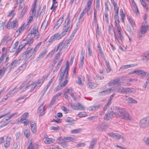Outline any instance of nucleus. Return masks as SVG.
<instances>
[{
	"label": "nucleus",
	"instance_id": "nucleus-1",
	"mask_svg": "<svg viewBox=\"0 0 149 149\" xmlns=\"http://www.w3.org/2000/svg\"><path fill=\"white\" fill-rule=\"evenodd\" d=\"M64 75H65V81L63 82L60 83L59 85H58L56 88L54 89V91L56 92L61 89L67 84L68 74V73L67 75L66 72L64 70L61 73H60L59 78V81L60 83L62 81L63 79Z\"/></svg>",
	"mask_w": 149,
	"mask_h": 149
},
{
	"label": "nucleus",
	"instance_id": "nucleus-2",
	"mask_svg": "<svg viewBox=\"0 0 149 149\" xmlns=\"http://www.w3.org/2000/svg\"><path fill=\"white\" fill-rule=\"evenodd\" d=\"M70 13H68L63 24V31L62 33L64 36L70 32L72 27V23L70 24Z\"/></svg>",
	"mask_w": 149,
	"mask_h": 149
},
{
	"label": "nucleus",
	"instance_id": "nucleus-3",
	"mask_svg": "<svg viewBox=\"0 0 149 149\" xmlns=\"http://www.w3.org/2000/svg\"><path fill=\"white\" fill-rule=\"evenodd\" d=\"M43 82L40 79L38 81H36L31 84L26 86L23 89V91H25L26 90L29 88H31L29 91L30 92H31L35 90L36 91L43 84Z\"/></svg>",
	"mask_w": 149,
	"mask_h": 149
},
{
	"label": "nucleus",
	"instance_id": "nucleus-4",
	"mask_svg": "<svg viewBox=\"0 0 149 149\" xmlns=\"http://www.w3.org/2000/svg\"><path fill=\"white\" fill-rule=\"evenodd\" d=\"M34 40L33 37L28 38L26 40L25 39L22 40L18 48L16 50V52H19L23 47H24L25 49H28L31 44L33 43Z\"/></svg>",
	"mask_w": 149,
	"mask_h": 149
},
{
	"label": "nucleus",
	"instance_id": "nucleus-5",
	"mask_svg": "<svg viewBox=\"0 0 149 149\" xmlns=\"http://www.w3.org/2000/svg\"><path fill=\"white\" fill-rule=\"evenodd\" d=\"M24 58L22 56L19 59L14 60L5 68V71H8V72H10L11 70L18 66L22 61L24 63Z\"/></svg>",
	"mask_w": 149,
	"mask_h": 149
},
{
	"label": "nucleus",
	"instance_id": "nucleus-6",
	"mask_svg": "<svg viewBox=\"0 0 149 149\" xmlns=\"http://www.w3.org/2000/svg\"><path fill=\"white\" fill-rule=\"evenodd\" d=\"M37 51L35 48H31L26 51L24 54L21 56L24 58V63L26 62L28 59L32 56H34Z\"/></svg>",
	"mask_w": 149,
	"mask_h": 149
},
{
	"label": "nucleus",
	"instance_id": "nucleus-7",
	"mask_svg": "<svg viewBox=\"0 0 149 149\" xmlns=\"http://www.w3.org/2000/svg\"><path fill=\"white\" fill-rule=\"evenodd\" d=\"M115 111L114 112V115L118 117H119L118 116H120L123 114L125 110L122 108L118 106L115 107Z\"/></svg>",
	"mask_w": 149,
	"mask_h": 149
},
{
	"label": "nucleus",
	"instance_id": "nucleus-8",
	"mask_svg": "<svg viewBox=\"0 0 149 149\" xmlns=\"http://www.w3.org/2000/svg\"><path fill=\"white\" fill-rule=\"evenodd\" d=\"M140 125L141 127H147L149 125V117L142 119L140 121Z\"/></svg>",
	"mask_w": 149,
	"mask_h": 149
},
{
	"label": "nucleus",
	"instance_id": "nucleus-9",
	"mask_svg": "<svg viewBox=\"0 0 149 149\" xmlns=\"http://www.w3.org/2000/svg\"><path fill=\"white\" fill-rule=\"evenodd\" d=\"M18 26L17 22L16 20H13L8 23L7 25V27L8 29H15Z\"/></svg>",
	"mask_w": 149,
	"mask_h": 149
},
{
	"label": "nucleus",
	"instance_id": "nucleus-10",
	"mask_svg": "<svg viewBox=\"0 0 149 149\" xmlns=\"http://www.w3.org/2000/svg\"><path fill=\"white\" fill-rule=\"evenodd\" d=\"M118 116L119 118L127 120H130L131 119L129 113L125 110L121 115Z\"/></svg>",
	"mask_w": 149,
	"mask_h": 149
},
{
	"label": "nucleus",
	"instance_id": "nucleus-11",
	"mask_svg": "<svg viewBox=\"0 0 149 149\" xmlns=\"http://www.w3.org/2000/svg\"><path fill=\"white\" fill-rule=\"evenodd\" d=\"M45 110V105L42 104L38 108V113L40 116H42L44 114Z\"/></svg>",
	"mask_w": 149,
	"mask_h": 149
},
{
	"label": "nucleus",
	"instance_id": "nucleus-12",
	"mask_svg": "<svg viewBox=\"0 0 149 149\" xmlns=\"http://www.w3.org/2000/svg\"><path fill=\"white\" fill-rule=\"evenodd\" d=\"M30 125L32 132L33 134L36 133L37 132V128L35 122L34 121H31L30 122Z\"/></svg>",
	"mask_w": 149,
	"mask_h": 149
},
{
	"label": "nucleus",
	"instance_id": "nucleus-13",
	"mask_svg": "<svg viewBox=\"0 0 149 149\" xmlns=\"http://www.w3.org/2000/svg\"><path fill=\"white\" fill-rule=\"evenodd\" d=\"M63 21V16H62L60 17L59 19L56 22L54 27V29H58L61 24Z\"/></svg>",
	"mask_w": 149,
	"mask_h": 149
},
{
	"label": "nucleus",
	"instance_id": "nucleus-14",
	"mask_svg": "<svg viewBox=\"0 0 149 149\" xmlns=\"http://www.w3.org/2000/svg\"><path fill=\"white\" fill-rule=\"evenodd\" d=\"M31 34L34 35V37L36 39L38 38L39 36V34L37 28L36 27H33L31 31Z\"/></svg>",
	"mask_w": 149,
	"mask_h": 149
},
{
	"label": "nucleus",
	"instance_id": "nucleus-15",
	"mask_svg": "<svg viewBox=\"0 0 149 149\" xmlns=\"http://www.w3.org/2000/svg\"><path fill=\"white\" fill-rule=\"evenodd\" d=\"M107 125L104 123H99L97 127V129L99 130H104L107 127Z\"/></svg>",
	"mask_w": 149,
	"mask_h": 149
},
{
	"label": "nucleus",
	"instance_id": "nucleus-16",
	"mask_svg": "<svg viewBox=\"0 0 149 149\" xmlns=\"http://www.w3.org/2000/svg\"><path fill=\"white\" fill-rule=\"evenodd\" d=\"M113 114L114 115V112H108L105 115L104 117V119L106 120H109L113 117Z\"/></svg>",
	"mask_w": 149,
	"mask_h": 149
},
{
	"label": "nucleus",
	"instance_id": "nucleus-17",
	"mask_svg": "<svg viewBox=\"0 0 149 149\" xmlns=\"http://www.w3.org/2000/svg\"><path fill=\"white\" fill-rule=\"evenodd\" d=\"M26 63V62L23 63L24 64L21 66L15 72L16 73H21L25 70L27 66Z\"/></svg>",
	"mask_w": 149,
	"mask_h": 149
},
{
	"label": "nucleus",
	"instance_id": "nucleus-18",
	"mask_svg": "<svg viewBox=\"0 0 149 149\" xmlns=\"http://www.w3.org/2000/svg\"><path fill=\"white\" fill-rule=\"evenodd\" d=\"M121 78H119L111 80L108 83V84L109 86H111L118 84L120 83L119 81L121 80Z\"/></svg>",
	"mask_w": 149,
	"mask_h": 149
},
{
	"label": "nucleus",
	"instance_id": "nucleus-19",
	"mask_svg": "<svg viewBox=\"0 0 149 149\" xmlns=\"http://www.w3.org/2000/svg\"><path fill=\"white\" fill-rule=\"evenodd\" d=\"M64 36L62 33L59 34V33H56L54 34L52 37L54 39V40H59L62 37Z\"/></svg>",
	"mask_w": 149,
	"mask_h": 149
},
{
	"label": "nucleus",
	"instance_id": "nucleus-20",
	"mask_svg": "<svg viewBox=\"0 0 149 149\" xmlns=\"http://www.w3.org/2000/svg\"><path fill=\"white\" fill-rule=\"evenodd\" d=\"M111 90V88L107 89L104 91L99 92L98 95L100 96H102L109 94L110 93Z\"/></svg>",
	"mask_w": 149,
	"mask_h": 149
},
{
	"label": "nucleus",
	"instance_id": "nucleus-21",
	"mask_svg": "<svg viewBox=\"0 0 149 149\" xmlns=\"http://www.w3.org/2000/svg\"><path fill=\"white\" fill-rule=\"evenodd\" d=\"M66 42L65 40H63L58 44L56 48H57V49H58V50L59 51V52H61V51L63 49L64 45L65 44Z\"/></svg>",
	"mask_w": 149,
	"mask_h": 149
},
{
	"label": "nucleus",
	"instance_id": "nucleus-22",
	"mask_svg": "<svg viewBox=\"0 0 149 149\" xmlns=\"http://www.w3.org/2000/svg\"><path fill=\"white\" fill-rule=\"evenodd\" d=\"M12 38L9 36H6L4 37L1 40V44L2 45L6 44L8 41H11Z\"/></svg>",
	"mask_w": 149,
	"mask_h": 149
},
{
	"label": "nucleus",
	"instance_id": "nucleus-23",
	"mask_svg": "<svg viewBox=\"0 0 149 149\" xmlns=\"http://www.w3.org/2000/svg\"><path fill=\"white\" fill-rule=\"evenodd\" d=\"M148 28V25H146L143 26L142 25L141 27L140 31L141 33L142 34H144L146 33L147 30Z\"/></svg>",
	"mask_w": 149,
	"mask_h": 149
},
{
	"label": "nucleus",
	"instance_id": "nucleus-24",
	"mask_svg": "<svg viewBox=\"0 0 149 149\" xmlns=\"http://www.w3.org/2000/svg\"><path fill=\"white\" fill-rule=\"evenodd\" d=\"M136 74L138 75H140L142 77H144L146 76L147 73L142 70H136Z\"/></svg>",
	"mask_w": 149,
	"mask_h": 149
},
{
	"label": "nucleus",
	"instance_id": "nucleus-25",
	"mask_svg": "<svg viewBox=\"0 0 149 149\" xmlns=\"http://www.w3.org/2000/svg\"><path fill=\"white\" fill-rule=\"evenodd\" d=\"M77 79L76 83L79 85H81L83 84L82 81L84 80V77L81 75H79L77 77Z\"/></svg>",
	"mask_w": 149,
	"mask_h": 149
},
{
	"label": "nucleus",
	"instance_id": "nucleus-26",
	"mask_svg": "<svg viewBox=\"0 0 149 149\" xmlns=\"http://www.w3.org/2000/svg\"><path fill=\"white\" fill-rule=\"evenodd\" d=\"M142 58L147 61L149 59V52L146 51L142 55Z\"/></svg>",
	"mask_w": 149,
	"mask_h": 149
},
{
	"label": "nucleus",
	"instance_id": "nucleus-27",
	"mask_svg": "<svg viewBox=\"0 0 149 149\" xmlns=\"http://www.w3.org/2000/svg\"><path fill=\"white\" fill-rule=\"evenodd\" d=\"M44 139H45L44 142L46 144H50L53 143L54 141V140L52 138H49L46 136H45Z\"/></svg>",
	"mask_w": 149,
	"mask_h": 149
},
{
	"label": "nucleus",
	"instance_id": "nucleus-28",
	"mask_svg": "<svg viewBox=\"0 0 149 149\" xmlns=\"http://www.w3.org/2000/svg\"><path fill=\"white\" fill-rule=\"evenodd\" d=\"M126 97L127 98L126 99V100L127 101L128 103L131 104H136L137 103V101L133 98L130 97H127V96H126Z\"/></svg>",
	"mask_w": 149,
	"mask_h": 149
},
{
	"label": "nucleus",
	"instance_id": "nucleus-29",
	"mask_svg": "<svg viewBox=\"0 0 149 149\" xmlns=\"http://www.w3.org/2000/svg\"><path fill=\"white\" fill-rule=\"evenodd\" d=\"M11 140V137L8 136H7L6 138L5 143L4 144V146L5 148H8L9 147L10 145V142Z\"/></svg>",
	"mask_w": 149,
	"mask_h": 149
},
{
	"label": "nucleus",
	"instance_id": "nucleus-30",
	"mask_svg": "<svg viewBox=\"0 0 149 149\" xmlns=\"http://www.w3.org/2000/svg\"><path fill=\"white\" fill-rule=\"evenodd\" d=\"M87 86L88 87L92 89L94 88L97 86V84L90 81L88 82Z\"/></svg>",
	"mask_w": 149,
	"mask_h": 149
},
{
	"label": "nucleus",
	"instance_id": "nucleus-31",
	"mask_svg": "<svg viewBox=\"0 0 149 149\" xmlns=\"http://www.w3.org/2000/svg\"><path fill=\"white\" fill-rule=\"evenodd\" d=\"M36 3H35L33 5L31 10V12H32V16L37 17L38 15L36 14V10H35V7L36 5Z\"/></svg>",
	"mask_w": 149,
	"mask_h": 149
},
{
	"label": "nucleus",
	"instance_id": "nucleus-32",
	"mask_svg": "<svg viewBox=\"0 0 149 149\" xmlns=\"http://www.w3.org/2000/svg\"><path fill=\"white\" fill-rule=\"evenodd\" d=\"M72 89L71 88H70V89H67L66 91L65 92V93L64 94L63 97L67 100H69L70 97H69L68 95L67 94L69 93V92H72Z\"/></svg>",
	"mask_w": 149,
	"mask_h": 149
},
{
	"label": "nucleus",
	"instance_id": "nucleus-33",
	"mask_svg": "<svg viewBox=\"0 0 149 149\" xmlns=\"http://www.w3.org/2000/svg\"><path fill=\"white\" fill-rule=\"evenodd\" d=\"M64 139L69 142H74L76 141L75 138L73 136L65 137Z\"/></svg>",
	"mask_w": 149,
	"mask_h": 149
},
{
	"label": "nucleus",
	"instance_id": "nucleus-34",
	"mask_svg": "<svg viewBox=\"0 0 149 149\" xmlns=\"http://www.w3.org/2000/svg\"><path fill=\"white\" fill-rule=\"evenodd\" d=\"M93 0H88L87 2V6H86V9L88 12L91 10V5L92 3Z\"/></svg>",
	"mask_w": 149,
	"mask_h": 149
},
{
	"label": "nucleus",
	"instance_id": "nucleus-35",
	"mask_svg": "<svg viewBox=\"0 0 149 149\" xmlns=\"http://www.w3.org/2000/svg\"><path fill=\"white\" fill-rule=\"evenodd\" d=\"M96 141V139H92L89 147V149H93V147L95 145Z\"/></svg>",
	"mask_w": 149,
	"mask_h": 149
},
{
	"label": "nucleus",
	"instance_id": "nucleus-36",
	"mask_svg": "<svg viewBox=\"0 0 149 149\" xmlns=\"http://www.w3.org/2000/svg\"><path fill=\"white\" fill-rule=\"evenodd\" d=\"M100 105V104H98L96 105L91 106L89 107L88 109L90 111H94L98 109Z\"/></svg>",
	"mask_w": 149,
	"mask_h": 149
},
{
	"label": "nucleus",
	"instance_id": "nucleus-37",
	"mask_svg": "<svg viewBox=\"0 0 149 149\" xmlns=\"http://www.w3.org/2000/svg\"><path fill=\"white\" fill-rule=\"evenodd\" d=\"M18 114V113L17 112L11 114L9 116L6 117L5 118H4L3 119V120H4V121H5V120H9V119H11L13 116L17 115Z\"/></svg>",
	"mask_w": 149,
	"mask_h": 149
},
{
	"label": "nucleus",
	"instance_id": "nucleus-38",
	"mask_svg": "<svg viewBox=\"0 0 149 149\" xmlns=\"http://www.w3.org/2000/svg\"><path fill=\"white\" fill-rule=\"evenodd\" d=\"M127 19L130 22L131 26L134 27L135 26V24L134 22L133 21V20L132 19L131 17L129 16H127Z\"/></svg>",
	"mask_w": 149,
	"mask_h": 149
},
{
	"label": "nucleus",
	"instance_id": "nucleus-39",
	"mask_svg": "<svg viewBox=\"0 0 149 149\" xmlns=\"http://www.w3.org/2000/svg\"><path fill=\"white\" fill-rule=\"evenodd\" d=\"M87 11H87L86 9V6H85V8L81 13L79 17H78L79 20L80 19L84 16L86 12Z\"/></svg>",
	"mask_w": 149,
	"mask_h": 149
},
{
	"label": "nucleus",
	"instance_id": "nucleus-40",
	"mask_svg": "<svg viewBox=\"0 0 149 149\" xmlns=\"http://www.w3.org/2000/svg\"><path fill=\"white\" fill-rule=\"evenodd\" d=\"M100 0H96V8H94V10H96L97 11H100Z\"/></svg>",
	"mask_w": 149,
	"mask_h": 149
},
{
	"label": "nucleus",
	"instance_id": "nucleus-41",
	"mask_svg": "<svg viewBox=\"0 0 149 149\" xmlns=\"http://www.w3.org/2000/svg\"><path fill=\"white\" fill-rule=\"evenodd\" d=\"M99 11H97L96 10H94V20L93 22L96 24L97 22V13Z\"/></svg>",
	"mask_w": 149,
	"mask_h": 149
},
{
	"label": "nucleus",
	"instance_id": "nucleus-42",
	"mask_svg": "<svg viewBox=\"0 0 149 149\" xmlns=\"http://www.w3.org/2000/svg\"><path fill=\"white\" fill-rule=\"evenodd\" d=\"M81 129L80 128L72 130L71 132L72 134L79 133L81 132Z\"/></svg>",
	"mask_w": 149,
	"mask_h": 149
},
{
	"label": "nucleus",
	"instance_id": "nucleus-43",
	"mask_svg": "<svg viewBox=\"0 0 149 149\" xmlns=\"http://www.w3.org/2000/svg\"><path fill=\"white\" fill-rule=\"evenodd\" d=\"M36 146V144H33L31 141H30L27 149H35Z\"/></svg>",
	"mask_w": 149,
	"mask_h": 149
},
{
	"label": "nucleus",
	"instance_id": "nucleus-44",
	"mask_svg": "<svg viewBox=\"0 0 149 149\" xmlns=\"http://www.w3.org/2000/svg\"><path fill=\"white\" fill-rule=\"evenodd\" d=\"M77 116L80 118L84 117L87 116V113L85 112H81L79 113Z\"/></svg>",
	"mask_w": 149,
	"mask_h": 149
},
{
	"label": "nucleus",
	"instance_id": "nucleus-45",
	"mask_svg": "<svg viewBox=\"0 0 149 149\" xmlns=\"http://www.w3.org/2000/svg\"><path fill=\"white\" fill-rule=\"evenodd\" d=\"M69 105H70L71 107L73 109L77 110V104H76L73 103L69 102Z\"/></svg>",
	"mask_w": 149,
	"mask_h": 149
},
{
	"label": "nucleus",
	"instance_id": "nucleus-46",
	"mask_svg": "<svg viewBox=\"0 0 149 149\" xmlns=\"http://www.w3.org/2000/svg\"><path fill=\"white\" fill-rule=\"evenodd\" d=\"M132 89V88H125L124 93L129 94L132 93L133 91Z\"/></svg>",
	"mask_w": 149,
	"mask_h": 149
},
{
	"label": "nucleus",
	"instance_id": "nucleus-47",
	"mask_svg": "<svg viewBox=\"0 0 149 149\" xmlns=\"http://www.w3.org/2000/svg\"><path fill=\"white\" fill-rule=\"evenodd\" d=\"M28 9V6H24L22 9V12L21 13L20 16L23 17L25 14Z\"/></svg>",
	"mask_w": 149,
	"mask_h": 149
},
{
	"label": "nucleus",
	"instance_id": "nucleus-48",
	"mask_svg": "<svg viewBox=\"0 0 149 149\" xmlns=\"http://www.w3.org/2000/svg\"><path fill=\"white\" fill-rule=\"evenodd\" d=\"M124 88L122 87H119L117 89V92L118 93H124Z\"/></svg>",
	"mask_w": 149,
	"mask_h": 149
},
{
	"label": "nucleus",
	"instance_id": "nucleus-49",
	"mask_svg": "<svg viewBox=\"0 0 149 149\" xmlns=\"http://www.w3.org/2000/svg\"><path fill=\"white\" fill-rule=\"evenodd\" d=\"M65 121L70 123H74V121H75L74 120L70 118L67 117L65 119Z\"/></svg>",
	"mask_w": 149,
	"mask_h": 149
},
{
	"label": "nucleus",
	"instance_id": "nucleus-50",
	"mask_svg": "<svg viewBox=\"0 0 149 149\" xmlns=\"http://www.w3.org/2000/svg\"><path fill=\"white\" fill-rule=\"evenodd\" d=\"M66 67L64 69L65 71L66 72L67 75L68 73V70L69 69V63L68 61H67L66 63Z\"/></svg>",
	"mask_w": 149,
	"mask_h": 149
},
{
	"label": "nucleus",
	"instance_id": "nucleus-51",
	"mask_svg": "<svg viewBox=\"0 0 149 149\" xmlns=\"http://www.w3.org/2000/svg\"><path fill=\"white\" fill-rule=\"evenodd\" d=\"M20 148V145L19 143H14L13 144L12 149H19Z\"/></svg>",
	"mask_w": 149,
	"mask_h": 149
},
{
	"label": "nucleus",
	"instance_id": "nucleus-52",
	"mask_svg": "<svg viewBox=\"0 0 149 149\" xmlns=\"http://www.w3.org/2000/svg\"><path fill=\"white\" fill-rule=\"evenodd\" d=\"M24 136L27 138H28L30 135V132L29 129L25 130L24 132Z\"/></svg>",
	"mask_w": 149,
	"mask_h": 149
},
{
	"label": "nucleus",
	"instance_id": "nucleus-53",
	"mask_svg": "<svg viewBox=\"0 0 149 149\" xmlns=\"http://www.w3.org/2000/svg\"><path fill=\"white\" fill-rule=\"evenodd\" d=\"M65 140H64L63 141L60 143L61 145L63 148H66L68 147V144L66 143L65 141Z\"/></svg>",
	"mask_w": 149,
	"mask_h": 149
},
{
	"label": "nucleus",
	"instance_id": "nucleus-54",
	"mask_svg": "<svg viewBox=\"0 0 149 149\" xmlns=\"http://www.w3.org/2000/svg\"><path fill=\"white\" fill-rule=\"evenodd\" d=\"M6 56V55L3 54L1 55V57L0 58V65H2L4 62V58Z\"/></svg>",
	"mask_w": 149,
	"mask_h": 149
},
{
	"label": "nucleus",
	"instance_id": "nucleus-55",
	"mask_svg": "<svg viewBox=\"0 0 149 149\" xmlns=\"http://www.w3.org/2000/svg\"><path fill=\"white\" fill-rule=\"evenodd\" d=\"M94 78L95 80H102L104 79V77L103 76H100L99 75H95L94 76Z\"/></svg>",
	"mask_w": 149,
	"mask_h": 149
},
{
	"label": "nucleus",
	"instance_id": "nucleus-56",
	"mask_svg": "<svg viewBox=\"0 0 149 149\" xmlns=\"http://www.w3.org/2000/svg\"><path fill=\"white\" fill-rule=\"evenodd\" d=\"M105 63L108 70V72H110L111 70V69L109 65V61H107L106 60H105Z\"/></svg>",
	"mask_w": 149,
	"mask_h": 149
},
{
	"label": "nucleus",
	"instance_id": "nucleus-57",
	"mask_svg": "<svg viewBox=\"0 0 149 149\" xmlns=\"http://www.w3.org/2000/svg\"><path fill=\"white\" fill-rule=\"evenodd\" d=\"M29 113L28 112H25L21 116L20 120H24L26 119V118L28 117Z\"/></svg>",
	"mask_w": 149,
	"mask_h": 149
},
{
	"label": "nucleus",
	"instance_id": "nucleus-58",
	"mask_svg": "<svg viewBox=\"0 0 149 149\" xmlns=\"http://www.w3.org/2000/svg\"><path fill=\"white\" fill-rule=\"evenodd\" d=\"M115 136V137L114 139L118 140L121 139H123L124 138L123 136H121L117 133H116Z\"/></svg>",
	"mask_w": 149,
	"mask_h": 149
},
{
	"label": "nucleus",
	"instance_id": "nucleus-59",
	"mask_svg": "<svg viewBox=\"0 0 149 149\" xmlns=\"http://www.w3.org/2000/svg\"><path fill=\"white\" fill-rule=\"evenodd\" d=\"M85 54V51L84 50H82L81 52L80 60H84Z\"/></svg>",
	"mask_w": 149,
	"mask_h": 149
},
{
	"label": "nucleus",
	"instance_id": "nucleus-60",
	"mask_svg": "<svg viewBox=\"0 0 149 149\" xmlns=\"http://www.w3.org/2000/svg\"><path fill=\"white\" fill-rule=\"evenodd\" d=\"M15 11L14 10H12L10 12H9L8 14V17L10 18H12L15 15Z\"/></svg>",
	"mask_w": 149,
	"mask_h": 149
},
{
	"label": "nucleus",
	"instance_id": "nucleus-61",
	"mask_svg": "<svg viewBox=\"0 0 149 149\" xmlns=\"http://www.w3.org/2000/svg\"><path fill=\"white\" fill-rule=\"evenodd\" d=\"M114 96V94H113L109 97L108 102L107 104V105H110L111 104V101Z\"/></svg>",
	"mask_w": 149,
	"mask_h": 149
},
{
	"label": "nucleus",
	"instance_id": "nucleus-62",
	"mask_svg": "<svg viewBox=\"0 0 149 149\" xmlns=\"http://www.w3.org/2000/svg\"><path fill=\"white\" fill-rule=\"evenodd\" d=\"M77 107L78 108L77 110H84V107L79 103H77Z\"/></svg>",
	"mask_w": 149,
	"mask_h": 149
},
{
	"label": "nucleus",
	"instance_id": "nucleus-63",
	"mask_svg": "<svg viewBox=\"0 0 149 149\" xmlns=\"http://www.w3.org/2000/svg\"><path fill=\"white\" fill-rule=\"evenodd\" d=\"M21 123H24L25 125H27L29 123V121L27 119L20 120Z\"/></svg>",
	"mask_w": 149,
	"mask_h": 149
},
{
	"label": "nucleus",
	"instance_id": "nucleus-64",
	"mask_svg": "<svg viewBox=\"0 0 149 149\" xmlns=\"http://www.w3.org/2000/svg\"><path fill=\"white\" fill-rule=\"evenodd\" d=\"M61 53L60 52H59L56 54V56L54 58L55 60H58V59L59 58L60 56L61 55Z\"/></svg>",
	"mask_w": 149,
	"mask_h": 149
}]
</instances>
